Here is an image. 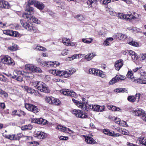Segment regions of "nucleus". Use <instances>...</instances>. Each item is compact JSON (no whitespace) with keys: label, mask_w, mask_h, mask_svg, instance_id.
I'll return each instance as SVG.
<instances>
[{"label":"nucleus","mask_w":146,"mask_h":146,"mask_svg":"<svg viewBox=\"0 0 146 146\" xmlns=\"http://www.w3.org/2000/svg\"><path fill=\"white\" fill-rule=\"evenodd\" d=\"M27 12L24 13L22 17L25 19H29L31 20L34 23L36 24H40V21L37 18L33 16L32 15L34 13V10L33 8L29 6H27Z\"/></svg>","instance_id":"f257e3e1"},{"label":"nucleus","mask_w":146,"mask_h":146,"mask_svg":"<svg viewBox=\"0 0 146 146\" xmlns=\"http://www.w3.org/2000/svg\"><path fill=\"white\" fill-rule=\"evenodd\" d=\"M35 87L41 92L47 93L50 92L49 89L45 83L41 82L36 81L35 82Z\"/></svg>","instance_id":"f03ea898"},{"label":"nucleus","mask_w":146,"mask_h":146,"mask_svg":"<svg viewBox=\"0 0 146 146\" xmlns=\"http://www.w3.org/2000/svg\"><path fill=\"white\" fill-rule=\"evenodd\" d=\"M20 22L22 26L28 31L33 32L35 30V28L33 26L32 24L31 23H27L23 19H20Z\"/></svg>","instance_id":"7ed1b4c3"},{"label":"nucleus","mask_w":146,"mask_h":146,"mask_svg":"<svg viewBox=\"0 0 146 146\" xmlns=\"http://www.w3.org/2000/svg\"><path fill=\"white\" fill-rule=\"evenodd\" d=\"M118 17L120 19H125L126 20L130 21L132 19H135L136 17L133 16L131 13L124 15L122 13H118Z\"/></svg>","instance_id":"20e7f679"},{"label":"nucleus","mask_w":146,"mask_h":146,"mask_svg":"<svg viewBox=\"0 0 146 146\" xmlns=\"http://www.w3.org/2000/svg\"><path fill=\"white\" fill-rule=\"evenodd\" d=\"M49 72L52 74L59 76L60 77L63 76L65 78H67L68 76V74L65 73L64 71L60 70H49Z\"/></svg>","instance_id":"39448f33"},{"label":"nucleus","mask_w":146,"mask_h":146,"mask_svg":"<svg viewBox=\"0 0 146 146\" xmlns=\"http://www.w3.org/2000/svg\"><path fill=\"white\" fill-rule=\"evenodd\" d=\"M133 114L137 116H140L142 119L146 122V114L145 111L141 109H137L132 111Z\"/></svg>","instance_id":"423d86ee"},{"label":"nucleus","mask_w":146,"mask_h":146,"mask_svg":"<svg viewBox=\"0 0 146 146\" xmlns=\"http://www.w3.org/2000/svg\"><path fill=\"white\" fill-rule=\"evenodd\" d=\"M117 1L118 0H88L86 3L88 5L91 6L92 4L93 3H96L98 1H99L102 4L107 5L111 1Z\"/></svg>","instance_id":"0eeeda50"},{"label":"nucleus","mask_w":146,"mask_h":146,"mask_svg":"<svg viewBox=\"0 0 146 146\" xmlns=\"http://www.w3.org/2000/svg\"><path fill=\"white\" fill-rule=\"evenodd\" d=\"M26 69L27 71H30L32 72H40L41 70L33 64H27L25 66Z\"/></svg>","instance_id":"6e6552de"},{"label":"nucleus","mask_w":146,"mask_h":146,"mask_svg":"<svg viewBox=\"0 0 146 146\" xmlns=\"http://www.w3.org/2000/svg\"><path fill=\"white\" fill-rule=\"evenodd\" d=\"M25 107L29 111H30L35 113H38L39 111V110L38 109L36 106L29 103L25 104Z\"/></svg>","instance_id":"1a4fd4ad"},{"label":"nucleus","mask_w":146,"mask_h":146,"mask_svg":"<svg viewBox=\"0 0 146 146\" xmlns=\"http://www.w3.org/2000/svg\"><path fill=\"white\" fill-rule=\"evenodd\" d=\"M72 113L76 117L82 119L86 118L88 116L85 114L82 111L80 110H74L72 111Z\"/></svg>","instance_id":"9d476101"},{"label":"nucleus","mask_w":146,"mask_h":146,"mask_svg":"<svg viewBox=\"0 0 146 146\" xmlns=\"http://www.w3.org/2000/svg\"><path fill=\"white\" fill-rule=\"evenodd\" d=\"M60 92L64 95H67L68 96L74 97L76 96V94L75 92L70 91L66 89L62 90L60 91Z\"/></svg>","instance_id":"9b49d317"},{"label":"nucleus","mask_w":146,"mask_h":146,"mask_svg":"<svg viewBox=\"0 0 146 146\" xmlns=\"http://www.w3.org/2000/svg\"><path fill=\"white\" fill-rule=\"evenodd\" d=\"M34 136L39 139H41L46 138V135L44 132L38 131L34 133Z\"/></svg>","instance_id":"f8f14e48"},{"label":"nucleus","mask_w":146,"mask_h":146,"mask_svg":"<svg viewBox=\"0 0 146 146\" xmlns=\"http://www.w3.org/2000/svg\"><path fill=\"white\" fill-rule=\"evenodd\" d=\"M3 33L7 35L11 36L17 37L18 34V33L16 31H13L11 30H7L3 31Z\"/></svg>","instance_id":"ddd939ff"},{"label":"nucleus","mask_w":146,"mask_h":146,"mask_svg":"<svg viewBox=\"0 0 146 146\" xmlns=\"http://www.w3.org/2000/svg\"><path fill=\"white\" fill-rule=\"evenodd\" d=\"M92 105L88 104V102H84V103H82L80 108L84 110L87 111L89 110H92Z\"/></svg>","instance_id":"4468645a"},{"label":"nucleus","mask_w":146,"mask_h":146,"mask_svg":"<svg viewBox=\"0 0 146 146\" xmlns=\"http://www.w3.org/2000/svg\"><path fill=\"white\" fill-rule=\"evenodd\" d=\"M140 97V94L139 93L138 94H136L135 96H129L127 98L128 100L131 102H134L135 100L136 99L139 100Z\"/></svg>","instance_id":"2eb2a0df"},{"label":"nucleus","mask_w":146,"mask_h":146,"mask_svg":"<svg viewBox=\"0 0 146 146\" xmlns=\"http://www.w3.org/2000/svg\"><path fill=\"white\" fill-rule=\"evenodd\" d=\"M123 65V61L122 59H119L116 61L115 66L116 70H119Z\"/></svg>","instance_id":"dca6fc26"},{"label":"nucleus","mask_w":146,"mask_h":146,"mask_svg":"<svg viewBox=\"0 0 146 146\" xmlns=\"http://www.w3.org/2000/svg\"><path fill=\"white\" fill-rule=\"evenodd\" d=\"M35 122L38 124L44 125L48 123V121L45 119H43L42 118H36L35 119Z\"/></svg>","instance_id":"f3484780"},{"label":"nucleus","mask_w":146,"mask_h":146,"mask_svg":"<svg viewBox=\"0 0 146 146\" xmlns=\"http://www.w3.org/2000/svg\"><path fill=\"white\" fill-rule=\"evenodd\" d=\"M35 6L40 10H43L44 8V4L42 2L37 1L35 2Z\"/></svg>","instance_id":"a211bd4d"},{"label":"nucleus","mask_w":146,"mask_h":146,"mask_svg":"<svg viewBox=\"0 0 146 146\" xmlns=\"http://www.w3.org/2000/svg\"><path fill=\"white\" fill-rule=\"evenodd\" d=\"M95 71L94 75L100 76L103 78L105 77V75L104 74V72L102 70L95 69Z\"/></svg>","instance_id":"6ab92c4d"},{"label":"nucleus","mask_w":146,"mask_h":146,"mask_svg":"<svg viewBox=\"0 0 146 146\" xmlns=\"http://www.w3.org/2000/svg\"><path fill=\"white\" fill-rule=\"evenodd\" d=\"M9 7V3L3 0H0V8H8Z\"/></svg>","instance_id":"aec40b11"},{"label":"nucleus","mask_w":146,"mask_h":146,"mask_svg":"<svg viewBox=\"0 0 146 146\" xmlns=\"http://www.w3.org/2000/svg\"><path fill=\"white\" fill-rule=\"evenodd\" d=\"M85 141L88 144H94L95 143L96 141L93 138L89 136H87L85 137Z\"/></svg>","instance_id":"412c9836"},{"label":"nucleus","mask_w":146,"mask_h":146,"mask_svg":"<svg viewBox=\"0 0 146 146\" xmlns=\"http://www.w3.org/2000/svg\"><path fill=\"white\" fill-rule=\"evenodd\" d=\"M129 55L131 56L133 60L136 59L137 60L139 57L137 54L134 51L129 50Z\"/></svg>","instance_id":"4be33fe9"},{"label":"nucleus","mask_w":146,"mask_h":146,"mask_svg":"<svg viewBox=\"0 0 146 146\" xmlns=\"http://www.w3.org/2000/svg\"><path fill=\"white\" fill-rule=\"evenodd\" d=\"M25 88L28 93H30L31 94H33L35 92V90L31 87H29L28 86H25Z\"/></svg>","instance_id":"5701e85b"},{"label":"nucleus","mask_w":146,"mask_h":146,"mask_svg":"<svg viewBox=\"0 0 146 146\" xmlns=\"http://www.w3.org/2000/svg\"><path fill=\"white\" fill-rule=\"evenodd\" d=\"M4 137L6 139L10 140H14L15 134L6 135L5 134L3 135Z\"/></svg>","instance_id":"b1692460"},{"label":"nucleus","mask_w":146,"mask_h":146,"mask_svg":"<svg viewBox=\"0 0 146 146\" xmlns=\"http://www.w3.org/2000/svg\"><path fill=\"white\" fill-rule=\"evenodd\" d=\"M53 98V97L52 96H46L45 98V100L46 102L52 105L53 101L52 98Z\"/></svg>","instance_id":"393cba45"},{"label":"nucleus","mask_w":146,"mask_h":146,"mask_svg":"<svg viewBox=\"0 0 146 146\" xmlns=\"http://www.w3.org/2000/svg\"><path fill=\"white\" fill-rule=\"evenodd\" d=\"M39 61V60L40 61L39 62V64H40L42 66H46L47 67H49L50 66V63H49V62H46L43 61H41L40 59H38Z\"/></svg>","instance_id":"a878e982"},{"label":"nucleus","mask_w":146,"mask_h":146,"mask_svg":"<svg viewBox=\"0 0 146 146\" xmlns=\"http://www.w3.org/2000/svg\"><path fill=\"white\" fill-rule=\"evenodd\" d=\"M52 105H58L60 103V101L57 99L53 97V98H52Z\"/></svg>","instance_id":"bb28decb"},{"label":"nucleus","mask_w":146,"mask_h":146,"mask_svg":"<svg viewBox=\"0 0 146 146\" xmlns=\"http://www.w3.org/2000/svg\"><path fill=\"white\" fill-rule=\"evenodd\" d=\"M49 63H50V66L54 67H57V66H58L60 64L58 62L56 61H49Z\"/></svg>","instance_id":"cd10ccee"},{"label":"nucleus","mask_w":146,"mask_h":146,"mask_svg":"<svg viewBox=\"0 0 146 146\" xmlns=\"http://www.w3.org/2000/svg\"><path fill=\"white\" fill-rule=\"evenodd\" d=\"M115 78L116 80H117V82L118 80H123L125 78V76L119 74L115 76Z\"/></svg>","instance_id":"c85d7f7f"},{"label":"nucleus","mask_w":146,"mask_h":146,"mask_svg":"<svg viewBox=\"0 0 146 146\" xmlns=\"http://www.w3.org/2000/svg\"><path fill=\"white\" fill-rule=\"evenodd\" d=\"M94 56L93 53H90L89 54H87L85 56V58L87 61L91 60Z\"/></svg>","instance_id":"c756f323"},{"label":"nucleus","mask_w":146,"mask_h":146,"mask_svg":"<svg viewBox=\"0 0 146 146\" xmlns=\"http://www.w3.org/2000/svg\"><path fill=\"white\" fill-rule=\"evenodd\" d=\"M13 79L16 80L17 81L21 82L23 80V78L22 76H17L15 75H13Z\"/></svg>","instance_id":"7c9ffc66"},{"label":"nucleus","mask_w":146,"mask_h":146,"mask_svg":"<svg viewBox=\"0 0 146 146\" xmlns=\"http://www.w3.org/2000/svg\"><path fill=\"white\" fill-rule=\"evenodd\" d=\"M10 57L8 56H6L5 57H4L3 58H2L1 60V62H3L4 64H7V61L9 60V58Z\"/></svg>","instance_id":"2f4dec72"},{"label":"nucleus","mask_w":146,"mask_h":146,"mask_svg":"<svg viewBox=\"0 0 146 146\" xmlns=\"http://www.w3.org/2000/svg\"><path fill=\"white\" fill-rule=\"evenodd\" d=\"M139 143L140 144H142L143 145L146 146V138H141L139 140Z\"/></svg>","instance_id":"473e14b6"},{"label":"nucleus","mask_w":146,"mask_h":146,"mask_svg":"<svg viewBox=\"0 0 146 146\" xmlns=\"http://www.w3.org/2000/svg\"><path fill=\"white\" fill-rule=\"evenodd\" d=\"M76 71V70L75 69L73 68L72 69H71L70 70H69V72L64 71V72H65L64 74L67 73L68 74V77L70 76L72 74H73Z\"/></svg>","instance_id":"72a5a7b5"},{"label":"nucleus","mask_w":146,"mask_h":146,"mask_svg":"<svg viewBox=\"0 0 146 146\" xmlns=\"http://www.w3.org/2000/svg\"><path fill=\"white\" fill-rule=\"evenodd\" d=\"M37 1H35L34 0H29L28 1V4L27 5L26 7V9H25V11H27V6H29L30 7H32L30 6L31 5H34V6H35V2H37Z\"/></svg>","instance_id":"f704fd0d"},{"label":"nucleus","mask_w":146,"mask_h":146,"mask_svg":"<svg viewBox=\"0 0 146 146\" xmlns=\"http://www.w3.org/2000/svg\"><path fill=\"white\" fill-rule=\"evenodd\" d=\"M74 18L77 20L81 21L84 19L83 15L81 14H78L75 15Z\"/></svg>","instance_id":"c9c22d12"},{"label":"nucleus","mask_w":146,"mask_h":146,"mask_svg":"<svg viewBox=\"0 0 146 146\" xmlns=\"http://www.w3.org/2000/svg\"><path fill=\"white\" fill-rule=\"evenodd\" d=\"M119 131V132L122 133L123 134L125 135H127L129 134V132L128 131L125 129H121Z\"/></svg>","instance_id":"e433bc0d"},{"label":"nucleus","mask_w":146,"mask_h":146,"mask_svg":"<svg viewBox=\"0 0 146 146\" xmlns=\"http://www.w3.org/2000/svg\"><path fill=\"white\" fill-rule=\"evenodd\" d=\"M72 101L74 103H75L76 105L78 107L80 108L81 106L82 105V103L81 102L76 100L74 98H72Z\"/></svg>","instance_id":"4c0bfd02"},{"label":"nucleus","mask_w":146,"mask_h":146,"mask_svg":"<svg viewBox=\"0 0 146 146\" xmlns=\"http://www.w3.org/2000/svg\"><path fill=\"white\" fill-rule=\"evenodd\" d=\"M127 90L125 88H117L114 90V91L115 92H118V93H121V92H125L126 91H127Z\"/></svg>","instance_id":"58836bf2"},{"label":"nucleus","mask_w":146,"mask_h":146,"mask_svg":"<svg viewBox=\"0 0 146 146\" xmlns=\"http://www.w3.org/2000/svg\"><path fill=\"white\" fill-rule=\"evenodd\" d=\"M103 132L104 134L109 136H111V135H112V131H110L108 129H104L103 130Z\"/></svg>","instance_id":"ea45409f"},{"label":"nucleus","mask_w":146,"mask_h":146,"mask_svg":"<svg viewBox=\"0 0 146 146\" xmlns=\"http://www.w3.org/2000/svg\"><path fill=\"white\" fill-rule=\"evenodd\" d=\"M57 128L58 129L63 132H64L65 131H67V129L68 130H69V128L63 127V126L61 125L58 126L57 127Z\"/></svg>","instance_id":"a19ab883"},{"label":"nucleus","mask_w":146,"mask_h":146,"mask_svg":"<svg viewBox=\"0 0 146 146\" xmlns=\"http://www.w3.org/2000/svg\"><path fill=\"white\" fill-rule=\"evenodd\" d=\"M70 41V39L67 38H63L62 39V41L63 43L66 46L69 45V43H68Z\"/></svg>","instance_id":"79ce46f5"},{"label":"nucleus","mask_w":146,"mask_h":146,"mask_svg":"<svg viewBox=\"0 0 146 146\" xmlns=\"http://www.w3.org/2000/svg\"><path fill=\"white\" fill-rule=\"evenodd\" d=\"M15 63L14 62L13 60L11 57L9 58V60L7 63V64L8 65H14Z\"/></svg>","instance_id":"37998d69"},{"label":"nucleus","mask_w":146,"mask_h":146,"mask_svg":"<svg viewBox=\"0 0 146 146\" xmlns=\"http://www.w3.org/2000/svg\"><path fill=\"white\" fill-rule=\"evenodd\" d=\"M97 107H98L97 111L102 112L104 111V106H100L97 105Z\"/></svg>","instance_id":"c03bdc74"},{"label":"nucleus","mask_w":146,"mask_h":146,"mask_svg":"<svg viewBox=\"0 0 146 146\" xmlns=\"http://www.w3.org/2000/svg\"><path fill=\"white\" fill-rule=\"evenodd\" d=\"M8 49L11 51H15L17 50V46L14 45L13 46H9L8 47Z\"/></svg>","instance_id":"a18cd8bd"},{"label":"nucleus","mask_w":146,"mask_h":146,"mask_svg":"<svg viewBox=\"0 0 146 146\" xmlns=\"http://www.w3.org/2000/svg\"><path fill=\"white\" fill-rule=\"evenodd\" d=\"M128 43L130 45L134 46H138V44L137 42L133 40L129 42Z\"/></svg>","instance_id":"49530a36"},{"label":"nucleus","mask_w":146,"mask_h":146,"mask_svg":"<svg viewBox=\"0 0 146 146\" xmlns=\"http://www.w3.org/2000/svg\"><path fill=\"white\" fill-rule=\"evenodd\" d=\"M35 49L37 50H39L42 51H45L46 50V49L44 47H42V46H37L35 48Z\"/></svg>","instance_id":"de8ad7c7"},{"label":"nucleus","mask_w":146,"mask_h":146,"mask_svg":"<svg viewBox=\"0 0 146 146\" xmlns=\"http://www.w3.org/2000/svg\"><path fill=\"white\" fill-rule=\"evenodd\" d=\"M89 39H91V40L90 41H89L85 38H83L82 39V41L84 43L89 44L91 43L92 41V39L91 38H90Z\"/></svg>","instance_id":"09e8293b"},{"label":"nucleus","mask_w":146,"mask_h":146,"mask_svg":"<svg viewBox=\"0 0 146 146\" xmlns=\"http://www.w3.org/2000/svg\"><path fill=\"white\" fill-rule=\"evenodd\" d=\"M133 74L132 71H129L128 72L126 76H127V78H130L131 77H132L133 76Z\"/></svg>","instance_id":"8fccbe9b"},{"label":"nucleus","mask_w":146,"mask_h":146,"mask_svg":"<svg viewBox=\"0 0 146 146\" xmlns=\"http://www.w3.org/2000/svg\"><path fill=\"white\" fill-rule=\"evenodd\" d=\"M0 80L1 81L3 82H5L7 80L6 78L2 75H0Z\"/></svg>","instance_id":"3c124183"},{"label":"nucleus","mask_w":146,"mask_h":146,"mask_svg":"<svg viewBox=\"0 0 146 146\" xmlns=\"http://www.w3.org/2000/svg\"><path fill=\"white\" fill-rule=\"evenodd\" d=\"M109 12L111 15L115 16L117 15V13L112 9H110L109 10Z\"/></svg>","instance_id":"603ef678"},{"label":"nucleus","mask_w":146,"mask_h":146,"mask_svg":"<svg viewBox=\"0 0 146 146\" xmlns=\"http://www.w3.org/2000/svg\"><path fill=\"white\" fill-rule=\"evenodd\" d=\"M121 135L118 133H114L113 131L112 132V135L111 136L113 137H117L120 136Z\"/></svg>","instance_id":"864d4df0"},{"label":"nucleus","mask_w":146,"mask_h":146,"mask_svg":"<svg viewBox=\"0 0 146 146\" xmlns=\"http://www.w3.org/2000/svg\"><path fill=\"white\" fill-rule=\"evenodd\" d=\"M69 50H67L66 49H64L62 52H61V54L62 55H67L68 53V51Z\"/></svg>","instance_id":"5fc2aeb1"},{"label":"nucleus","mask_w":146,"mask_h":146,"mask_svg":"<svg viewBox=\"0 0 146 146\" xmlns=\"http://www.w3.org/2000/svg\"><path fill=\"white\" fill-rule=\"evenodd\" d=\"M117 80H116L115 77L113 78L110 82L109 83L110 84H113L117 82Z\"/></svg>","instance_id":"6e6d98bb"},{"label":"nucleus","mask_w":146,"mask_h":146,"mask_svg":"<svg viewBox=\"0 0 146 146\" xmlns=\"http://www.w3.org/2000/svg\"><path fill=\"white\" fill-rule=\"evenodd\" d=\"M142 79L141 77L137 78L136 79V82H135V83H137L142 84Z\"/></svg>","instance_id":"4d7b16f0"},{"label":"nucleus","mask_w":146,"mask_h":146,"mask_svg":"<svg viewBox=\"0 0 146 146\" xmlns=\"http://www.w3.org/2000/svg\"><path fill=\"white\" fill-rule=\"evenodd\" d=\"M95 69L94 68L90 69L89 70V73L90 74H93L94 75Z\"/></svg>","instance_id":"13d9d810"},{"label":"nucleus","mask_w":146,"mask_h":146,"mask_svg":"<svg viewBox=\"0 0 146 146\" xmlns=\"http://www.w3.org/2000/svg\"><path fill=\"white\" fill-rule=\"evenodd\" d=\"M60 139L62 140H66L68 139V137L66 136H61L60 137Z\"/></svg>","instance_id":"bf43d9fd"},{"label":"nucleus","mask_w":146,"mask_h":146,"mask_svg":"<svg viewBox=\"0 0 146 146\" xmlns=\"http://www.w3.org/2000/svg\"><path fill=\"white\" fill-rule=\"evenodd\" d=\"M127 37V35L125 34H121V36L120 38V40H124Z\"/></svg>","instance_id":"052dcab7"},{"label":"nucleus","mask_w":146,"mask_h":146,"mask_svg":"<svg viewBox=\"0 0 146 146\" xmlns=\"http://www.w3.org/2000/svg\"><path fill=\"white\" fill-rule=\"evenodd\" d=\"M141 58L142 61H146V54H142Z\"/></svg>","instance_id":"680f3d73"},{"label":"nucleus","mask_w":146,"mask_h":146,"mask_svg":"<svg viewBox=\"0 0 146 146\" xmlns=\"http://www.w3.org/2000/svg\"><path fill=\"white\" fill-rule=\"evenodd\" d=\"M120 119L117 117H116L114 120L115 122L119 125L120 124Z\"/></svg>","instance_id":"e2e57ef3"},{"label":"nucleus","mask_w":146,"mask_h":146,"mask_svg":"<svg viewBox=\"0 0 146 146\" xmlns=\"http://www.w3.org/2000/svg\"><path fill=\"white\" fill-rule=\"evenodd\" d=\"M129 50H126L125 51L123 50L122 52V53L124 55H129Z\"/></svg>","instance_id":"0e129e2a"},{"label":"nucleus","mask_w":146,"mask_h":146,"mask_svg":"<svg viewBox=\"0 0 146 146\" xmlns=\"http://www.w3.org/2000/svg\"><path fill=\"white\" fill-rule=\"evenodd\" d=\"M97 107V105H93L92 110L93 111H97V109L98 108V107Z\"/></svg>","instance_id":"69168bd1"},{"label":"nucleus","mask_w":146,"mask_h":146,"mask_svg":"<svg viewBox=\"0 0 146 146\" xmlns=\"http://www.w3.org/2000/svg\"><path fill=\"white\" fill-rule=\"evenodd\" d=\"M0 107L1 108L4 109L5 107V106L4 103H0Z\"/></svg>","instance_id":"338daca9"},{"label":"nucleus","mask_w":146,"mask_h":146,"mask_svg":"<svg viewBox=\"0 0 146 146\" xmlns=\"http://www.w3.org/2000/svg\"><path fill=\"white\" fill-rule=\"evenodd\" d=\"M103 44L107 46L109 45L110 43L108 40L106 39L104 42Z\"/></svg>","instance_id":"774afa93"}]
</instances>
